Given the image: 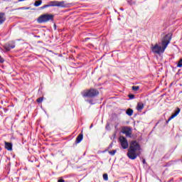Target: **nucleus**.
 I'll return each instance as SVG.
<instances>
[{"mask_svg": "<svg viewBox=\"0 0 182 182\" xmlns=\"http://www.w3.org/2000/svg\"><path fill=\"white\" fill-rule=\"evenodd\" d=\"M141 153V147L136 141H132L128 149L127 156L130 160H136Z\"/></svg>", "mask_w": 182, "mask_h": 182, "instance_id": "obj_1", "label": "nucleus"}, {"mask_svg": "<svg viewBox=\"0 0 182 182\" xmlns=\"http://www.w3.org/2000/svg\"><path fill=\"white\" fill-rule=\"evenodd\" d=\"M141 153V147L136 141H132L128 149L127 156L130 160H136Z\"/></svg>", "mask_w": 182, "mask_h": 182, "instance_id": "obj_2", "label": "nucleus"}, {"mask_svg": "<svg viewBox=\"0 0 182 182\" xmlns=\"http://www.w3.org/2000/svg\"><path fill=\"white\" fill-rule=\"evenodd\" d=\"M170 41H171V35H166L162 40V47L159 46V44H156L154 46H151V50L153 53H156L157 55H160V53H164L166 48L167 46H168V43H170Z\"/></svg>", "mask_w": 182, "mask_h": 182, "instance_id": "obj_3", "label": "nucleus"}, {"mask_svg": "<svg viewBox=\"0 0 182 182\" xmlns=\"http://www.w3.org/2000/svg\"><path fill=\"white\" fill-rule=\"evenodd\" d=\"M83 97H96L99 96V91L95 89L86 90L81 92Z\"/></svg>", "mask_w": 182, "mask_h": 182, "instance_id": "obj_4", "label": "nucleus"}, {"mask_svg": "<svg viewBox=\"0 0 182 182\" xmlns=\"http://www.w3.org/2000/svg\"><path fill=\"white\" fill-rule=\"evenodd\" d=\"M53 19V15L51 14H43L38 17V23H43L44 22H48V21H52Z\"/></svg>", "mask_w": 182, "mask_h": 182, "instance_id": "obj_5", "label": "nucleus"}, {"mask_svg": "<svg viewBox=\"0 0 182 182\" xmlns=\"http://www.w3.org/2000/svg\"><path fill=\"white\" fill-rule=\"evenodd\" d=\"M119 140L120 142V145L124 150H126V149H129V142L127 141V139H126V137L121 136H119Z\"/></svg>", "mask_w": 182, "mask_h": 182, "instance_id": "obj_6", "label": "nucleus"}, {"mask_svg": "<svg viewBox=\"0 0 182 182\" xmlns=\"http://www.w3.org/2000/svg\"><path fill=\"white\" fill-rule=\"evenodd\" d=\"M122 133L126 135L127 137H132V129H130L129 127H123Z\"/></svg>", "mask_w": 182, "mask_h": 182, "instance_id": "obj_7", "label": "nucleus"}, {"mask_svg": "<svg viewBox=\"0 0 182 182\" xmlns=\"http://www.w3.org/2000/svg\"><path fill=\"white\" fill-rule=\"evenodd\" d=\"M49 6L63 7L65 6V1H50Z\"/></svg>", "mask_w": 182, "mask_h": 182, "instance_id": "obj_8", "label": "nucleus"}, {"mask_svg": "<svg viewBox=\"0 0 182 182\" xmlns=\"http://www.w3.org/2000/svg\"><path fill=\"white\" fill-rule=\"evenodd\" d=\"M180 108L177 107L176 108V111L175 112L174 114H173L166 121V123H168V122H170L171 120H172V119H174V117H176L178 113H180Z\"/></svg>", "mask_w": 182, "mask_h": 182, "instance_id": "obj_9", "label": "nucleus"}, {"mask_svg": "<svg viewBox=\"0 0 182 182\" xmlns=\"http://www.w3.org/2000/svg\"><path fill=\"white\" fill-rule=\"evenodd\" d=\"M143 109H144V105L141 102H139L136 106V110H138V112H141Z\"/></svg>", "mask_w": 182, "mask_h": 182, "instance_id": "obj_10", "label": "nucleus"}, {"mask_svg": "<svg viewBox=\"0 0 182 182\" xmlns=\"http://www.w3.org/2000/svg\"><path fill=\"white\" fill-rule=\"evenodd\" d=\"M5 144V149H6V150L11 151L12 150V144L9 143V142H4Z\"/></svg>", "mask_w": 182, "mask_h": 182, "instance_id": "obj_11", "label": "nucleus"}, {"mask_svg": "<svg viewBox=\"0 0 182 182\" xmlns=\"http://www.w3.org/2000/svg\"><path fill=\"white\" fill-rule=\"evenodd\" d=\"M83 140V134H80L77 136V139H76V141L75 142L77 144H79L80 143V141H82Z\"/></svg>", "mask_w": 182, "mask_h": 182, "instance_id": "obj_12", "label": "nucleus"}, {"mask_svg": "<svg viewBox=\"0 0 182 182\" xmlns=\"http://www.w3.org/2000/svg\"><path fill=\"white\" fill-rule=\"evenodd\" d=\"M6 18H5V14L0 13V25L4 23L5 22Z\"/></svg>", "mask_w": 182, "mask_h": 182, "instance_id": "obj_13", "label": "nucleus"}, {"mask_svg": "<svg viewBox=\"0 0 182 182\" xmlns=\"http://www.w3.org/2000/svg\"><path fill=\"white\" fill-rule=\"evenodd\" d=\"M14 48H15V45H14V44L11 46L10 44H9L5 46V48L6 50H9L10 49H14Z\"/></svg>", "mask_w": 182, "mask_h": 182, "instance_id": "obj_14", "label": "nucleus"}, {"mask_svg": "<svg viewBox=\"0 0 182 182\" xmlns=\"http://www.w3.org/2000/svg\"><path fill=\"white\" fill-rule=\"evenodd\" d=\"M128 116H132L133 115V109H128L126 112Z\"/></svg>", "mask_w": 182, "mask_h": 182, "instance_id": "obj_15", "label": "nucleus"}, {"mask_svg": "<svg viewBox=\"0 0 182 182\" xmlns=\"http://www.w3.org/2000/svg\"><path fill=\"white\" fill-rule=\"evenodd\" d=\"M40 5H42V0L36 1L34 3V6H40Z\"/></svg>", "mask_w": 182, "mask_h": 182, "instance_id": "obj_16", "label": "nucleus"}, {"mask_svg": "<svg viewBox=\"0 0 182 182\" xmlns=\"http://www.w3.org/2000/svg\"><path fill=\"white\" fill-rule=\"evenodd\" d=\"M103 178H104L105 181H107V180H109V176H107V173L103 174Z\"/></svg>", "mask_w": 182, "mask_h": 182, "instance_id": "obj_17", "label": "nucleus"}, {"mask_svg": "<svg viewBox=\"0 0 182 182\" xmlns=\"http://www.w3.org/2000/svg\"><path fill=\"white\" fill-rule=\"evenodd\" d=\"M139 89H140V87H139V86H133L132 87V90H134V92H137V90H139Z\"/></svg>", "mask_w": 182, "mask_h": 182, "instance_id": "obj_18", "label": "nucleus"}, {"mask_svg": "<svg viewBox=\"0 0 182 182\" xmlns=\"http://www.w3.org/2000/svg\"><path fill=\"white\" fill-rule=\"evenodd\" d=\"M116 150H112V151H109V154L111 155V156H114V154H116Z\"/></svg>", "mask_w": 182, "mask_h": 182, "instance_id": "obj_19", "label": "nucleus"}, {"mask_svg": "<svg viewBox=\"0 0 182 182\" xmlns=\"http://www.w3.org/2000/svg\"><path fill=\"white\" fill-rule=\"evenodd\" d=\"M42 102H43V97H40V98L37 99L38 103H42Z\"/></svg>", "mask_w": 182, "mask_h": 182, "instance_id": "obj_20", "label": "nucleus"}, {"mask_svg": "<svg viewBox=\"0 0 182 182\" xmlns=\"http://www.w3.org/2000/svg\"><path fill=\"white\" fill-rule=\"evenodd\" d=\"M49 6H49V4H48L44 5L43 6H42L41 8V9H45V8H49Z\"/></svg>", "mask_w": 182, "mask_h": 182, "instance_id": "obj_21", "label": "nucleus"}, {"mask_svg": "<svg viewBox=\"0 0 182 182\" xmlns=\"http://www.w3.org/2000/svg\"><path fill=\"white\" fill-rule=\"evenodd\" d=\"M4 58L0 55V63H4Z\"/></svg>", "mask_w": 182, "mask_h": 182, "instance_id": "obj_22", "label": "nucleus"}, {"mask_svg": "<svg viewBox=\"0 0 182 182\" xmlns=\"http://www.w3.org/2000/svg\"><path fill=\"white\" fill-rule=\"evenodd\" d=\"M129 99H134V95H129Z\"/></svg>", "mask_w": 182, "mask_h": 182, "instance_id": "obj_23", "label": "nucleus"}, {"mask_svg": "<svg viewBox=\"0 0 182 182\" xmlns=\"http://www.w3.org/2000/svg\"><path fill=\"white\" fill-rule=\"evenodd\" d=\"M110 127V125L109 124H107V125H106V127H105V129H108V128H109Z\"/></svg>", "mask_w": 182, "mask_h": 182, "instance_id": "obj_24", "label": "nucleus"}, {"mask_svg": "<svg viewBox=\"0 0 182 182\" xmlns=\"http://www.w3.org/2000/svg\"><path fill=\"white\" fill-rule=\"evenodd\" d=\"M58 182H65V180H63V179H59Z\"/></svg>", "mask_w": 182, "mask_h": 182, "instance_id": "obj_25", "label": "nucleus"}, {"mask_svg": "<svg viewBox=\"0 0 182 182\" xmlns=\"http://www.w3.org/2000/svg\"><path fill=\"white\" fill-rule=\"evenodd\" d=\"M142 163H143L144 164H146V160H145V159H143Z\"/></svg>", "mask_w": 182, "mask_h": 182, "instance_id": "obj_26", "label": "nucleus"}, {"mask_svg": "<svg viewBox=\"0 0 182 182\" xmlns=\"http://www.w3.org/2000/svg\"><path fill=\"white\" fill-rule=\"evenodd\" d=\"M92 127H93V124H91V125L90 126V129H92Z\"/></svg>", "mask_w": 182, "mask_h": 182, "instance_id": "obj_27", "label": "nucleus"}, {"mask_svg": "<svg viewBox=\"0 0 182 182\" xmlns=\"http://www.w3.org/2000/svg\"><path fill=\"white\" fill-rule=\"evenodd\" d=\"M22 1H25V0H18V2H22Z\"/></svg>", "mask_w": 182, "mask_h": 182, "instance_id": "obj_28", "label": "nucleus"}, {"mask_svg": "<svg viewBox=\"0 0 182 182\" xmlns=\"http://www.w3.org/2000/svg\"><path fill=\"white\" fill-rule=\"evenodd\" d=\"M120 10H121V11H124V9H123V8H121Z\"/></svg>", "mask_w": 182, "mask_h": 182, "instance_id": "obj_29", "label": "nucleus"}, {"mask_svg": "<svg viewBox=\"0 0 182 182\" xmlns=\"http://www.w3.org/2000/svg\"><path fill=\"white\" fill-rule=\"evenodd\" d=\"M70 52L73 53V52H75V50H71Z\"/></svg>", "mask_w": 182, "mask_h": 182, "instance_id": "obj_30", "label": "nucleus"}, {"mask_svg": "<svg viewBox=\"0 0 182 182\" xmlns=\"http://www.w3.org/2000/svg\"><path fill=\"white\" fill-rule=\"evenodd\" d=\"M89 103H92V101H89Z\"/></svg>", "mask_w": 182, "mask_h": 182, "instance_id": "obj_31", "label": "nucleus"}, {"mask_svg": "<svg viewBox=\"0 0 182 182\" xmlns=\"http://www.w3.org/2000/svg\"><path fill=\"white\" fill-rule=\"evenodd\" d=\"M87 39H89V38H85V41H87Z\"/></svg>", "mask_w": 182, "mask_h": 182, "instance_id": "obj_32", "label": "nucleus"}, {"mask_svg": "<svg viewBox=\"0 0 182 182\" xmlns=\"http://www.w3.org/2000/svg\"><path fill=\"white\" fill-rule=\"evenodd\" d=\"M109 147H112V144H111V145H109Z\"/></svg>", "mask_w": 182, "mask_h": 182, "instance_id": "obj_33", "label": "nucleus"}, {"mask_svg": "<svg viewBox=\"0 0 182 182\" xmlns=\"http://www.w3.org/2000/svg\"><path fill=\"white\" fill-rule=\"evenodd\" d=\"M130 1H132V0L128 1V2H130Z\"/></svg>", "mask_w": 182, "mask_h": 182, "instance_id": "obj_34", "label": "nucleus"}]
</instances>
